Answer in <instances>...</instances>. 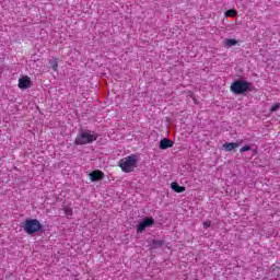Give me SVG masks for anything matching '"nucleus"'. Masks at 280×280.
<instances>
[{
    "instance_id": "2eb2a0df",
    "label": "nucleus",
    "mask_w": 280,
    "mask_h": 280,
    "mask_svg": "<svg viewBox=\"0 0 280 280\" xmlns=\"http://www.w3.org/2000/svg\"><path fill=\"white\" fill-rule=\"evenodd\" d=\"M279 107H280V103L272 105L270 108V113H277V110H279Z\"/></svg>"
},
{
    "instance_id": "0eeeda50",
    "label": "nucleus",
    "mask_w": 280,
    "mask_h": 280,
    "mask_svg": "<svg viewBox=\"0 0 280 280\" xmlns=\"http://www.w3.org/2000/svg\"><path fill=\"white\" fill-rule=\"evenodd\" d=\"M168 148H174V141L164 138L160 141V150H167Z\"/></svg>"
},
{
    "instance_id": "f8f14e48",
    "label": "nucleus",
    "mask_w": 280,
    "mask_h": 280,
    "mask_svg": "<svg viewBox=\"0 0 280 280\" xmlns=\"http://www.w3.org/2000/svg\"><path fill=\"white\" fill-rule=\"evenodd\" d=\"M235 45H237V39L230 38L224 40L225 47H233Z\"/></svg>"
},
{
    "instance_id": "ddd939ff",
    "label": "nucleus",
    "mask_w": 280,
    "mask_h": 280,
    "mask_svg": "<svg viewBox=\"0 0 280 280\" xmlns=\"http://www.w3.org/2000/svg\"><path fill=\"white\" fill-rule=\"evenodd\" d=\"M237 15V11L235 9H230L225 12L226 18H235Z\"/></svg>"
},
{
    "instance_id": "7ed1b4c3",
    "label": "nucleus",
    "mask_w": 280,
    "mask_h": 280,
    "mask_svg": "<svg viewBox=\"0 0 280 280\" xmlns=\"http://www.w3.org/2000/svg\"><path fill=\"white\" fill-rule=\"evenodd\" d=\"M248 89H250V83L242 80L234 81L230 86V91L235 95H243Z\"/></svg>"
},
{
    "instance_id": "9b49d317",
    "label": "nucleus",
    "mask_w": 280,
    "mask_h": 280,
    "mask_svg": "<svg viewBox=\"0 0 280 280\" xmlns=\"http://www.w3.org/2000/svg\"><path fill=\"white\" fill-rule=\"evenodd\" d=\"M58 57H55L52 59H49V65L52 69V71H58Z\"/></svg>"
},
{
    "instance_id": "4468645a",
    "label": "nucleus",
    "mask_w": 280,
    "mask_h": 280,
    "mask_svg": "<svg viewBox=\"0 0 280 280\" xmlns=\"http://www.w3.org/2000/svg\"><path fill=\"white\" fill-rule=\"evenodd\" d=\"M63 211L66 215H73V209L71 207H66Z\"/></svg>"
},
{
    "instance_id": "1a4fd4ad",
    "label": "nucleus",
    "mask_w": 280,
    "mask_h": 280,
    "mask_svg": "<svg viewBox=\"0 0 280 280\" xmlns=\"http://www.w3.org/2000/svg\"><path fill=\"white\" fill-rule=\"evenodd\" d=\"M236 148H240V143L237 142H226L223 144L225 152H233Z\"/></svg>"
},
{
    "instance_id": "9d476101",
    "label": "nucleus",
    "mask_w": 280,
    "mask_h": 280,
    "mask_svg": "<svg viewBox=\"0 0 280 280\" xmlns=\"http://www.w3.org/2000/svg\"><path fill=\"white\" fill-rule=\"evenodd\" d=\"M171 188L173 189V191H175L176 194H183V191H185V187L184 186H180L178 185V183L176 182H173L171 184Z\"/></svg>"
},
{
    "instance_id": "20e7f679",
    "label": "nucleus",
    "mask_w": 280,
    "mask_h": 280,
    "mask_svg": "<svg viewBox=\"0 0 280 280\" xmlns=\"http://www.w3.org/2000/svg\"><path fill=\"white\" fill-rule=\"evenodd\" d=\"M40 229H43V225H40V221H38V219H26L24 222V231L27 233V235L38 233Z\"/></svg>"
},
{
    "instance_id": "f3484780",
    "label": "nucleus",
    "mask_w": 280,
    "mask_h": 280,
    "mask_svg": "<svg viewBox=\"0 0 280 280\" xmlns=\"http://www.w3.org/2000/svg\"><path fill=\"white\" fill-rule=\"evenodd\" d=\"M203 226L205 229H209V226H211V221L203 222Z\"/></svg>"
},
{
    "instance_id": "dca6fc26",
    "label": "nucleus",
    "mask_w": 280,
    "mask_h": 280,
    "mask_svg": "<svg viewBox=\"0 0 280 280\" xmlns=\"http://www.w3.org/2000/svg\"><path fill=\"white\" fill-rule=\"evenodd\" d=\"M248 150H250V145H244L240 149V152L243 153V152H248Z\"/></svg>"
},
{
    "instance_id": "39448f33",
    "label": "nucleus",
    "mask_w": 280,
    "mask_h": 280,
    "mask_svg": "<svg viewBox=\"0 0 280 280\" xmlns=\"http://www.w3.org/2000/svg\"><path fill=\"white\" fill-rule=\"evenodd\" d=\"M154 224V219L153 218H145L142 220L137 228V233H143L145 229H149V226H152Z\"/></svg>"
},
{
    "instance_id": "f257e3e1",
    "label": "nucleus",
    "mask_w": 280,
    "mask_h": 280,
    "mask_svg": "<svg viewBox=\"0 0 280 280\" xmlns=\"http://www.w3.org/2000/svg\"><path fill=\"white\" fill-rule=\"evenodd\" d=\"M118 166L125 174H130V172H135V168L137 167V158L132 154L122 158L119 160Z\"/></svg>"
},
{
    "instance_id": "423d86ee",
    "label": "nucleus",
    "mask_w": 280,
    "mask_h": 280,
    "mask_svg": "<svg viewBox=\"0 0 280 280\" xmlns=\"http://www.w3.org/2000/svg\"><path fill=\"white\" fill-rule=\"evenodd\" d=\"M32 86V79L30 77H22L19 79V89H30Z\"/></svg>"
},
{
    "instance_id": "6ab92c4d",
    "label": "nucleus",
    "mask_w": 280,
    "mask_h": 280,
    "mask_svg": "<svg viewBox=\"0 0 280 280\" xmlns=\"http://www.w3.org/2000/svg\"><path fill=\"white\" fill-rule=\"evenodd\" d=\"M159 244H161V241H158Z\"/></svg>"
},
{
    "instance_id": "a211bd4d",
    "label": "nucleus",
    "mask_w": 280,
    "mask_h": 280,
    "mask_svg": "<svg viewBox=\"0 0 280 280\" xmlns=\"http://www.w3.org/2000/svg\"><path fill=\"white\" fill-rule=\"evenodd\" d=\"M254 154H257V150H254Z\"/></svg>"
},
{
    "instance_id": "f03ea898",
    "label": "nucleus",
    "mask_w": 280,
    "mask_h": 280,
    "mask_svg": "<svg viewBox=\"0 0 280 280\" xmlns=\"http://www.w3.org/2000/svg\"><path fill=\"white\" fill-rule=\"evenodd\" d=\"M93 141H97V135L92 131H82L75 138L77 145H86L89 143H93Z\"/></svg>"
},
{
    "instance_id": "6e6552de",
    "label": "nucleus",
    "mask_w": 280,
    "mask_h": 280,
    "mask_svg": "<svg viewBox=\"0 0 280 280\" xmlns=\"http://www.w3.org/2000/svg\"><path fill=\"white\" fill-rule=\"evenodd\" d=\"M90 178L92 183H96V180H102V178H104V172L93 171L92 173H90Z\"/></svg>"
}]
</instances>
